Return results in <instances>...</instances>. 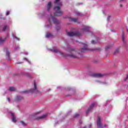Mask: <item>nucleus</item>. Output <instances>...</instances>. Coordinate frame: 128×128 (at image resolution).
Returning <instances> with one entry per match:
<instances>
[{
  "label": "nucleus",
  "mask_w": 128,
  "mask_h": 128,
  "mask_svg": "<svg viewBox=\"0 0 128 128\" xmlns=\"http://www.w3.org/2000/svg\"><path fill=\"white\" fill-rule=\"evenodd\" d=\"M53 52H58L60 54H62L64 56H70V58H78V56L76 54V52L74 50V49L72 48L70 50V54H69L68 55H64L63 52H60L58 50L57 48L54 50Z\"/></svg>",
  "instance_id": "nucleus-1"
},
{
  "label": "nucleus",
  "mask_w": 128,
  "mask_h": 128,
  "mask_svg": "<svg viewBox=\"0 0 128 128\" xmlns=\"http://www.w3.org/2000/svg\"><path fill=\"white\" fill-rule=\"evenodd\" d=\"M54 4L58 6L54 8V10L56 12L54 13V16H60L62 14V12L60 10V6H62V2H60V0H56Z\"/></svg>",
  "instance_id": "nucleus-2"
},
{
  "label": "nucleus",
  "mask_w": 128,
  "mask_h": 128,
  "mask_svg": "<svg viewBox=\"0 0 128 128\" xmlns=\"http://www.w3.org/2000/svg\"><path fill=\"white\" fill-rule=\"evenodd\" d=\"M48 22H50H50H53L54 24H60V20H56V18H54V16H51L48 19Z\"/></svg>",
  "instance_id": "nucleus-3"
},
{
  "label": "nucleus",
  "mask_w": 128,
  "mask_h": 128,
  "mask_svg": "<svg viewBox=\"0 0 128 128\" xmlns=\"http://www.w3.org/2000/svg\"><path fill=\"white\" fill-rule=\"evenodd\" d=\"M96 124L98 128H104V127H102V120H100V116L98 117Z\"/></svg>",
  "instance_id": "nucleus-4"
},
{
  "label": "nucleus",
  "mask_w": 128,
  "mask_h": 128,
  "mask_svg": "<svg viewBox=\"0 0 128 128\" xmlns=\"http://www.w3.org/2000/svg\"><path fill=\"white\" fill-rule=\"evenodd\" d=\"M4 52H6V58L8 60H10V49L8 48H6L4 49Z\"/></svg>",
  "instance_id": "nucleus-5"
},
{
  "label": "nucleus",
  "mask_w": 128,
  "mask_h": 128,
  "mask_svg": "<svg viewBox=\"0 0 128 128\" xmlns=\"http://www.w3.org/2000/svg\"><path fill=\"white\" fill-rule=\"evenodd\" d=\"M36 90H38L36 89V81H34V88L33 89H31L29 90V92H34Z\"/></svg>",
  "instance_id": "nucleus-6"
},
{
  "label": "nucleus",
  "mask_w": 128,
  "mask_h": 128,
  "mask_svg": "<svg viewBox=\"0 0 128 128\" xmlns=\"http://www.w3.org/2000/svg\"><path fill=\"white\" fill-rule=\"evenodd\" d=\"M48 116V114H44L41 116L37 117V120H44V118H46Z\"/></svg>",
  "instance_id": "nucleus-7"
},
{
  "label": "nucleus",
  "mask_w": 128,
  "mask_h": 128,
  "mask_svg": "<svg viewBox=\"0 0 128 128\" xmlns=\"http://www.w3.org/2000/svg\"><path fill=\"white\" fill-rule=\"evenodd\" d=\"M76 32H68V36H76Z\"/></svg>",
  "instance_id": "nucleus-8"
},
{
  "label": "nucleus",
  "mask_w": 128,
  "mask_h": 128,
  "mask_svg": "<svg viewBox=\"0 0 128 128\" xmlns=\"http://www.w3.org/2000/svg\"><path fill=\"white\" fill-rule=\"evenodd\" d=\"M94 104H93L92 105H90V108H88V110L86 112V114H88V112H90V110H92V108H94Z\"/></svg>",
  "instance_id": "nucleus-9"
},
{
  "label": "nucleus",
  "mask_w": 128,
  "mask_h": 128,
  "mask_svg": "<svg viewBox=\"0 0 128 128\" xmlns=\"http://www.w3.org/2000/svg\"><path fill=\"white\" fill-rule=\"evenodd\" d=\"M11 114L12 116V122H16V116H14V114L12 113Z\"/></svg>",
  "instance_id": "nucleus-10"
},
{
  "label": "nucleus",
  "mask_w": 128,
  "mask_h": 128,
  "mask_svg": "<svg viewBox=\"0 0 128 128\" xmlns=\"http://www.w3.org/2000/svg\"><path fill=\"white\" fill-rule=\"evenodd\" d=\"M52 8V2H48V6H47V10H50V9Z\"/></svg>",
  "instance_id": "nucleus-11"
},
{
  "label": "nucleus",
  "mask_w": 128,
  "mask_h": 128,
  "mask_svg": "<svg viewBox=\"0 0 128 128\" xmlns=\"http://www.w3.org/2000/svg\"><path fill=\"white\" fill-rule=\"evenodd\" d=\"M96 78H102L104 76V75L100 74H95Z\"/></svg>",
  "instance_id": "nucleus-12"
},
{
  "label": "nucleus",
  "mask_w": 128,
  "mask_h": 128,
  "mask_svg": "<svg viewBox=\"0 0 128 128\" xmlns=\"http://www.w3.org/2000/svg\"><path fill=\"white\" fill-rule=\"evenodd\" d=\"M9 90H10V92H14V90H16V89L14 87H10Z\"/></svg>",
  "instance_id": "nucleus-13"
},
{
  "label": "nucleus",
  "mask_w": 128,
  "mask_h": 128,
  "mask_svg": "<svg viewBox=\"0 0 128 128\" xmlns=\"http://www.w3.org/2000/svg\"><path fill=\"white\" fill-rule=\"evenodd\" d=\"M71 20H72V22H78V18H72Z\"/></svg>",
  "instance_id": "nucleus-14"
},
{
  "label": "nucleus",
  "mask_w": 128,
  "mask_h": 128,
  "mask_svg": "<svg viewBox=\"0 0 128 128\" xmlns=\"http://www.w3.org/2000/svg\"><path fill=\"white\" fill-rule=\"evenodd\" d=\"M6 38H1L0 40V44H3V42H6Z\"/></svg>",
  "instance_id": "nucleus-15"
},
{
  "label": "nucleus",
  "mask_w": 128,
  "mask_h": 128,
  "mask_svg": "<svg viewBox=\"0 0 128 128\" xmlns=\"http://www.w3.org/2000/svg\"><path fill=\"white\" fill-rule=\"evenodd\" d=\"M6 28H8V26H4L2 29V32H4Z\"/></svg>",
  "instance_id": "nucleus-16"
},
{
  "label": "nucleus",
  "mask_w": 128,
  "mask_h": 128,
  "mask_svg": "<svg viewBox=\"0 0 128 128\" xmlns=\"http://www.w3.org/2000/svg\"><path fill=\"white\" fill-rule=\"evenodd\" d=\"M52 35L50 34H47L46 35V38H52Z\"/></svg>",
  "instance_id": "nucleus-17"
},
{
  "label": "nucleus",
  "mask_w": 128,
  "mask_h": 128,
  "mask_svg": "<svg viewBox=\"0 0 128 128\" xmlns=\"http://www.w3.org/2000/svg\"><path fill=\"white\" fill-rule=\"evenodd\" d=\"M22 97H20V96H18L16 98V100H22Z\"/></svg>",
  "instance_id": "nucleus-18"
},
{
  "label": "nucleus",
  "mask_w": 128,
  "mask_h": 128,
  "mask_svg": "<svg viewBox=\"0 0 128 128\" xmlns=\"http://www.w3.org/2000/svg\"><path fill=\"white\" fill-rule=\"evenodd\" d=\"M122 42H124V34H122Z\"/></svg>",
  "instance_id": "nucleus-19"
},
{
  "label": "nucleus",
  "mask_w": 128,
  "mask_h": 128,
  "mask_svg": "<svg viewBox=\"0 0 128 128\" xmlns=\"http://www.w3.org/2000/svg\"><path fill=\"white\" fill-rule=\"evenodd\" d=\"M20 122L22 126H26V124L24 121H20Z\"/></svg>",
  "instance_id": "nucleus-20"
},
{
  "label": "nucleus",
  "mask_w": 128,
  "mask_h": 128,
  "mask_svg": "<svg viewBox=\"0 0 128 128\" xmlns=\"http://www.w3.org/2000/svg\"><path fill=\"white\" fill-rule=\"evenodd\" d=\"M40 114V112H36L34 114V116H36L38 114Z\"/></svg>",
  "instance_id": "nucleus-21"
},
{
  "label": "nucleus",
  "mask_w": 128,
  "mask_h": 128,
  "mask_svg": "<svg viewBox=\"0 0 128 128\" xmlns=\"http://www.w3.org/2000/svg\"><path fill=\"white\" fill-rule=\"evenodd\" d=\"M10 14V11H7L6 12V16H8Z\"/></svg>",
  "instance_id": "nucleus-22"
},
{
  "label": "nucleus",
  "mask_w": 128,
  "mask_h": 128,
  "mask_svg": "<svg viewBox=\"0 0 128 128\" xmlns=\"http://www.w3.org/2000/svg\"><path fill=\"white\" fill-rule=\"evenodd\" d=\"M91 42L92 44H96V42H94V40H92Z\"/></svg>",
  "instance_id": "nucleus-23"
},
{
  "label": "nucleus",
  "mask_w": 128,
  "mask_h": 128,
  "mask_svg": "<svg viewBox=\"0 0 128 128\" xmlns=\"http://www.w3.org/2000/svg\"><path fill=\"white\" fill-rule=\"evenodd\" d=\"M26 76H28L29 78H30V76H30V74H26Z\"/></svg>",
  "instance_id": "nucleus-24"
},
{
  "label": "nucleus",
  "mask_w": 128,
  "mask_h": 128,
  "mask_svg": "<svg viewBox=\"0 0 128 128\" xmlns=\"http://www.w3.org/2000/svg\"><path fill=\"white\" fill-rule=\"evenodd\" d=\"M60 27L56 26V30H60Z\"/></svg>",
  "instance_id": "nucleus-25"
},
{
  "label": "nucleus",
  "mask_w": 128,
  "mask_h": 128,
  "mask_svg": "<svg viewBox=\"0 0 128 128\" xmlns=\"http://www.w3.org/2000/svg\"><path fill=\"white\" fill-rule=\"evenodd\" d=\"M78 116H80L79 114H76V115H75V118H78Z\"/></svg>",
  "instance_id": "nucleus-26"
},
{
  "label": "nucleus",
  "mask_w": 128,
  "mask_h": 128,
  "mask_svg": "<svg viewBox=\"0 0 128 128\" xmlns=\"http://www.w3.org/2000/svg\"><path fill=\"white\" fill-rule=\"evenodd\" d=\"M88 28H90L89 27H86V28H84V30H88Z\"/></svg>",
  "instance_id": "nucleus-27"
},
{
  "label": "nucleus",
  "mask_w": 128,
  "mask_h": 128,
  "mask_svg": "<svg viewBox=\"0 0 128 128\" xmlns=\"http://www.w3.org/2000/svg\"><path fill=\"white\" fill-rule=\"evenodd\" d=\"M118 50H116L115 51V54H118Z\"/></svg>",
  "instance_id": "nucleus-28"
},
{
  "label": "nucleus",
  "mask_w": 128,
  "mask_h": 128,
  "mask_svg": "<svg viewBox=\"0 0 128 128\" xmlns=\"http://www.w3.org/2000/svg\"><path fill=\"white\" fill-rule=\"evenodd\" d=\"M8 100L10 102V98H8Z\"/></svg>",
  "instance_id": "nucleus-29"
},
{
  "label": "nucleus",
  "mask_w": 128,
  "mask_h": 128,
  "mask_svg": "<svg viewBox=\"0 0 128 128\" xmlns=\"http://www.w3.org/2000/svg\"><path fill=\"white\" fill-rule=\"evenodd\" d=\"M86 50V48H82V50Z\"/></svg>",
  "instance_id": "nucleus-30"
},
{
  "label": "nucleus",
  "mask_w": 128,
  "mask_h": 128,
  "mask_svg": "<svg viewBox=\"0 0 128 128\" xmlns=\"http://www.w3.org/2000/svg\"><path fill=\"white\" fill-rule=\"evenodd\" d=\"M120 8H122V4H120Z\"/></svg>",
  "instance_id": "nucleus-31"
},
{
  "label": "nucleus",
  "mask_w": 128,
  "mask_h": 128,
  "mask_svg": "<svg viewBox=\"0 0 128 128\" xmlns=\"http://www.w3.org/2000/svg\"><path fill=\"white\" fill-rule=\"evenodd\" d=\"M124 1H126V0H120V2H124Z\"/></svg>",
  "instance_id": "nucleus-32"
},
{
  "label": "nucleus",
  "mask_w": 128,
  "mask_h": 128,
  "mask_svg": "<svg viewBox=\"0 0 128 128\" xmlns=\"http://www.w3.org/2000/svg\"><path fill=\"white\" fill-rule=\"evenodd\" d=\"M80 14L79 12H78V13L77 14V15H78V16H80Z\"/></svg>",
  "instance_id": "nucleus-33"
},
{
  "label": "nucleus",
  "mask_w": 128,
  "mask_h": 128,
  "mask_svg": "<svg viewBox=\"0 0 128 128\" xmlns=\"http://www.w3.org/2000/svg\"><path fill=\"white\" fill-rule=\"evenodd\" d=\"M126 79H128V75L127 76H126Z\"/></svg>",
  "instance_id": "nucleus-34"
},
{
  "label": "nucleus",
  "mask_w": 128,
  "mask_h": 128,
  "mask_svg": "<svg viewBox=\"0 0 128 128\" xmlns=\"http://www.w3.org/2000/svg\"><path fill=\"white\" fill-rule=\"evenodd\" d=\"M18 64H22V62H20V63H18Z\"/></svg>",
  "instance_id": "nucleus-35"
},
{
  "label": "nucleus",
  "mask_w": 128,
  "mask_h": 128,
  "mask_svg": "<svg viewBox=\"0 0 128 128\" xmlns=\"http://www.w3.org/2000/svg\"><path fill=\"white\" fill-rule=\"evenodd\" d=\"M127 32H128V29H127Z\"/></svg>",
  "instance_id": "nucleus-36"
},
{
  "label": "nucleus",
  "mask_w": 128,
  "mask_h": 128,
  "mask_svg": "<svg viewBox=\"0 0 128 128\" xmlns=\"http://www.w3.org/2000/svg\"><path fill=\"white\" fill-rule=\"evenodd\" d=\"M18 40H20V39L18 38Z\"/></svg>",
  "instance_id": "nucleus-37"
},
{
  "label": "nucleus",
  "mask_w": 128,
  "mask_h": 128,
  "mask_svg": "<svg viewBox=\"0 0 128 128\" xmlns=\"http://www.w3.org/2000/svg\"><path fill=\"white\" fill-rule=\"evenodd\" d=\"M84 128H86V127H84Z\"/></svg>",
  "instance_id": "nucleus-38"
},
{
  "label": "nucleus",
  "mask_w": 128,
  "mask_h": 128,
  "mask_svg": "<svg viewBox=\"0 0 128 128\" xmlns=\"http://www.w3.org/2000/svg\"><path fill=\"white\" fill-rule=\"evenodd\" d=\"M24 60H26V58H24Z\"/></svg>",
  "instance_id": "nucleus-39"
},
{
  "label": "nucleus",
  "mask_w": 128,
  "mask_h": 128,
  "mask_svg": "<svg viewBox=\"0 0 128 128\" xmlns=\"http://www.w3.org/2000/svg\"><path fill=\"white\" fill-rule=\"evenodd\" d=\"M80 122V124H82V122Z\"/></svg>",
  "instance_id": "nucleus-40"
}]
</instances>
